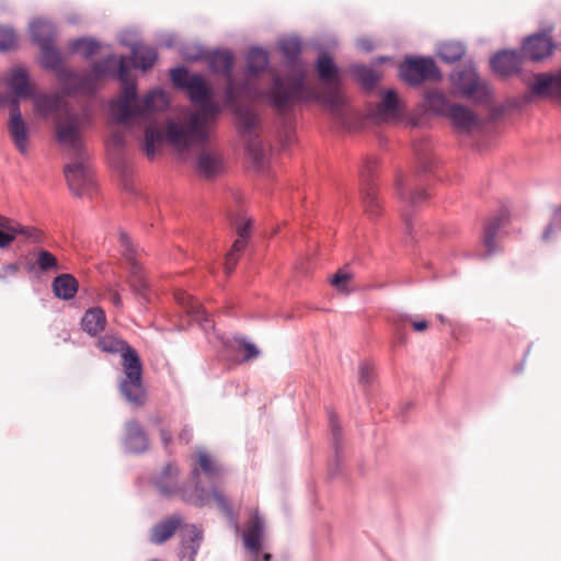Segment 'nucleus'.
Listing matches in <instances>:
<instances>
[{"label":"nucleus","mask_w":561,"mask_h":561,"mask_svg":"<svg viewBox=\"0 0 561 561\" xmlns=\"http://www.w3.org/2000/svg\"><path fill=\"white\" fill-rule=\"evenodd\" d=\"M107 76H115L122 83L123 95L111 103V112L115 123L129 126L133 119L145 125V139L142 150L149 159L156 156L157 147L162 144V130L154 119L157 113L169 106V99L164 91L154 89L144 99L137 98V87L130 77L124 56L110 55L105 59L93 64L89 72H62L64 90L70 93L91 94L96 90L98 83Z\"/></svg>","instance_id":"nucleus-1"},{"label":"nucleus","mask_w":561,"mask_h":561,"mask_svg":"<svg viewBox=\"0 0 561 561\" xmlns=\"http://www.w3.org/2000/svg\"><path fill=\"white\" fill-rule=\"evenodd\" d=\"M316 69L320 81L325 84L323 89L307 87L306 71L299 68L297 75L286 79L272 72V85L263 93L264 98L279 114L287 113L297 103L307 100H316L330 110H339L344 100L339 89V70L333 59L327 53H322L317 59Z\"/></svg>","instance_id":"nucleus-2"},{"label":"nucleus","mask_w":561,"mask_h":561,"mask_svg":"<svg viewBox=\"0 0 561 561\" xmlns=\"http://www.w3.org/2000/svg\"><path fill=\"white\" fill-rule=\"evenodd\" d=\"M170 77L174 85L185 89L191 101L198 105L190 113L186 123L171 121L165 128L167 140L176 150L185 151L193 145H203L208 140L219 107L210 100V88L202 76L191 75L185 68H175Z\"/></svg>","instance_id":"nucleus-3"},{"label":"nucleus","mask_w":561,"mask_h":561,"mask_svg":"<svg viewBox=\"0 0 561 561\" xmlns=\"http://www.w3.org/2000/svg\"><path fill=\"white\" fill-rule=\"evenodd\" d=\"M98 346L105 353L122 355L124 378L119 381V392L134 408L144 405L146 390L142 383V365L136 350L114 335L102 336Z\"/></svg>","instance_id":"nucleus-4"},{"label":"nucleus","mask_w":561,"mask_h":561,"mask_svg":"<svg viewBox=\"0 0 561 561\" xmlns=\"http://www.w3.org/2000/svg\"><path fill=\"white\" fill-rule=\"evenodd\" d=\"M257 89L251 84L250 79L238 91V95L232 104H228L236 115L237 127L243 139L247 141L248 150L255 160L263 157V150L259 135L262 129V123L259 114L251 107L240 105V98L256 99L260 96Z\"/></svg>","instance_id":"nucleus-5"},{"label":"nucleus","mask_w":561,"mask_h":561,"mask_svg":"<svg viewBox=\"0 0 561 561\" xmlns=\"http://www.w3.org/2000/svg\"><path fill=\"white\" fill-rule=\"evenodd\" d=\"M179 529L181 538L180 556L183 561H195L203 541V531L195 525H183L179 515H172L151 528L150 541L161 545Z\"/></svg>","instance_id":"nucleus-6"},{"label":"nucleus","mask_w":561,"mask_h":561,"mask_svg":"<svg viewBox=\"0 0 561 561\" xmlns=\"http://www.w3.org/2000/svg\"><path fill=\"white\" fill-rule=\"evenodd\" d=\"M179 469L173 463H168L154 478V485L159 493L164 496L181 494L182 499L195 506L202 507L208 504L210 494L198 482V470L192 469L191 480L193 486H181L178 481Z\"/></svg>","instance_id":"nucleus-7"},{"label":"nucleus","mask_w":561,"mask_h":561,"mask_svg":"<svg viewBox=\"0 0 561 561\" xmlns=\"http://www.w3.org/2000/svg\"><path fill=\"white\" fill-rule=\"evenodd\" d=\"M87 117L65 108L55 119L56 139L60 146L73 156L81 158L83 151L82 131Z\"/></svg>","instance_id":"nucleus-8"},{"label":"nucleus","mask_w":561,"mask_h":561,"mask_svg":"<svg viewBox=\"0 0 561 561\" xmlns=\"http://www.w3.org/2000/svg\"><path fill=\"white\" fill-rule=\"evenodd\" d=\"M26 268L38 276H51L53 280H77L75 275L64 272L65 267L56 255L44 249L33 251L27 255Z\"/></svg>","instance_id":"nucleus-9"},{"label":"nucleus","mask_w":561,"mask_h":561,"mask_svg":"<svg viewBox=\"0 0 561 561\" xmlns=\"http://www.w3.org/2000/svg\"><path fill=\"white\" fill-rule=\"evenodd\" d=\"M377 170V162L374 159L367 160L360 170V198L365 214L375 219L382 213V204L378 195L374 176Z\"/></svg>","instance_id":"nucleus-10"},{"label":"nucleus","mask_w":561,"mask_h":561,"mask_svg":"<svg viewBox=\"0 0 561 561\" xmlns=\"http://www.w3.org/2000/svg\"><path fill=\"white\" fill-rule=\"evenodd\" d=\"M400 77L411 85L439 80L440 73L432 58H409L399 68Z\"/></svg>","instance_id":"nucleus-11"},{"label":"nucleus","mask_w":561,"mask_h":561,"mask_svg":"<svg viewBox=\"0 0 561 561\" xmlns=\"http://www.w3.org/2000/svg\"><path fill=\"white\" fill-rule=\"evenodd\" d=\"M118 243L123 264L128 271L129 276L144 280L147 277L144 265V250L135 244L124 231H121L118 234Z\"/></svg>","instance_id":"nucleus-12"},{"label":"nucleus","mask_w":561,"mask_h":561,"mask_svg":"<svg viewBox=\"0 0 561 561\" xmlns=\"http://www.w3.org/2000/svg\"><path fill=\"white\" fill-rule=\"evenodd\" d=\"M454 81L463 95L481 103L489 101L490 90L480 81L474 69L468 68L455 73Z\"/></svg>","instance_id":"nucleus-13"},{"label":"nucleus","mask_w":561,"mask_h":561,"mask_svg":"<svg viewBox=\"0 0 561 561\" xmlns=\"http://www.w3.org/2000/svg\"><path fill=\"white\" fill-rule=\"evenodd\" d=\"M209 67L214 72L227 76L226 101L232 104L242 87H238L231 76L233 56L229 51H214L208 56Z\"/></svg>","instance_id":"nucleus-14"},{"label":"nucleus","mask_w":561,"mask_h":561,"mask_svg":"<svg viewBox=\"0 0 561 561\" xmlns=\"http://www.w3.org/2000/svg\"><path fill=\"white\" fill-rule=\"evenodd\" d=\"M263 529L264 520L257 514H254L243 534L244 546L251 554L250 561H272L271 553L264 552L261 554Z\"/></svg>","instance_id":"nucleus-15"},{"label":"nucleus","mask_w":561,"mask_h":561,"mask_svg":"<svg viewBox=\"0 0 561 561\" xmlns=\"http://www.w3.org/2000/svg\"><path fill=\"white\" fill-rule=\"evenodd\" d=\"M65 176L70 191L76 196L81 197L89 194L94 186L93 176L82 162L67 165Z\"/></svg>","instance_id":"nucleus-16"},{"label":"nucleus","mask_w":561,"mask_h":561,"mask_svg":"<svg viewBox=\"0 0 561 561\" xmlns=\"http://www.w3.org/2000/svg\"><path fill=\"white\" fill-rule=\"evenodd\" d=\"M8 131L16 149L22 154H25L28 146V126L21 115L19 102L16 100L12 101V105L10 107Z\"/></svg>","instance_id":"nucleus-17"},{"label":"nucleus","mask_w":561,"mask_h":561,"mask_svg":"<svg viewBox=\"0 0 561 561\" xmlns=\"http://www.w3.org/2000/svg\"><path fill=\"white\" fill-rule=\"evenodd\" d=\"M554 44L546 33L534 34L523 44V55L531 61H541L551 56Z\"/></svg>","instance_id":"nucleus-18"},{"label":"nucleus","mask_w":561,"mask_h":561,"mask_svg":"<svg viewBox=\"0 0 561 561\" xmlns=\"http://www.w3.org/2000/svg\"><path fill=\"white\" fill-rule=\"evenodd\" d=\"M195 169L205 179H213L224 171V159L219 151L203 148L197 154Z\"/></svg>","instance_id":"nucleus-19"},{"label":"nucleus","mask_w":561,"mask_h":561,"mask_svg":"<svg viewBox=\"0 0 561 561\" xmlns=\"http://www.w3.org/2000/svg\"><path fill=\"white\" fill-rule=\"evenodd\" d=\"M124 449L130 454H142L149 448V439L144 427L135 420L125 423Z\"/></svg>","instance_id":"nucleus-20"},{"label":"nucleus","mask_w":561,"mask_h":561,"mask_svg":"<svg viewBox=\"0 0 561 561\" xmlns=\"http://www.w3.org/2000/svg\"><path fill=\"white\" fill-rule=\"evenodd\" d=\"M529 87L536 96L559 99L561 98V71L556 75L538 73Z\"/></svg>","instance_id":"nucleus-21"},{"label":"nucleus","mask_w":561,"mask_h":561,"mask_svg":"<svg viewBox=\"0 0 561 561\" xmlns=\"http://www.w3.org/2000/svg\"><path fill=\"white\" fill-rule=\"evenodd\" d=\"M7 84L14 95L12 98L0 95L1 105L5 102H10L11 106L13 100L19 102V98H27L32 93L27 72L22 68L11 70L7 78Z\"/></svg>","instance_id":"nucleus-22"},{"label":"nucleus","mask_w":561,"mask_h":561,"mask_svg":"<svg viewBox=\"0 0 561 561\" xmlns=\"http://www.w3.org/2000/svg\"><path fill=\"white\" fill-rule=\"evenodd\" d=\"M522 65V55L515 50H503L494 55L491 66L500 76H508L518 71Z\"/></svg>","instance_id":"nucleus-23"},{"label":"nucleus","mask_w":561,"mask_h":561,"mask_svg":"<svg viewBox=\"0 0 561 561\" xmlns=\"http://www.w3.org/2000/svg\"><path fill=\"white\" fill-rule=\"evenodd\" d=\"M508 221L507 215L501 213L492 218H489L483 226L482 243L485 248L486 254H492L497 250V232Z\"/></svg>","instance_id":"nucleus-24"},{"label":"nucleus","mask_w":561,"mask_h":561,"mask_svg":"<svg viewBox=\"0 0 561 561\" xmlns=\"http://www.w3.org/2000/svg\"><path fill=\"white\" fill-rule=\"evenodd\" d=\"M175 296L179 302L185 307L186 311L194 317V320L198 322L205 332L214 329L213 320L198 301L186 294H175Z\"/></svg>","instance_id":"nucleus-25"},{"label":"nucleus","mask_w":561,"mask_h":561,"mask_svg":"<svg viewBox=\"0 0 561 561\" xmlns=\"http://www.w3.org/2000/svg\"><path fill=\"white\" fill-rule=\"evenodd\" d=\"M38 28H45L49 33V27L45 24L36 25V31H34L35 36L37 38V44L41 47L42 59L46 67L56 69L60 65V54L54 47V41H49V38H42L38 34Z\"/></svg>","instance_id":"nucleus-26"},{"label":"nucleus","mask_w":561,"mask_h":561,"mask_svg":"<svg viewBox=\"0 0 561 561\" xmlns=\"http://www.w3.org/2000/svg\"><path fill=\"white\" fill-rule=\"evenodd\" d=\"M0 228L4 231L22 236L26 240H30L33 242H38L43 239V232L39 229H37L35 227H30V226H22L14 219L2 216L1 214H0Z\"/></svg>","instance_id":"nucleus-27"},{"label":"nucleus","mask_w":561,"mask_h":561,"mask_svg":"<svg viewBox=\"0 0 561 561\" xmlns=\"http://www.w3.org/2000/svg\"><path fill=\"white\" fill-rule=\"evenodd\" d=\"M105 324H106L105 312L99 307H94V308L87 310L84 316L81 319L82 330L91 336H95L101 331H103Z\"/></svg>","instance_id":"nucleus-28"},{"label":"nucleus","mask_w":561,"mask_h":561,"mask_svg":"<svg viewBox=\"0 0 561 561\" xmlns=\"http://www.w3.org/2000/svg\"><path fill=\"white\" fill-rule=\"evenodd\" d=\"M65 108L68 107L64 105L62 99L58 94H44L35 99V110L43 116H47L55 112H59L60 114Z\"/></svg>","instance_id":"nucleus-29"},{"label":"nucleus","mask_w":561,"mask_h":561,"mask_svg":"<svg viewBox=\"0 0 561 561\" xmlns=\"http://www.w3.org/2000/svg\"><path fill=\"white\" fill-rule=\"evenodd\" d=\"M449 117L454 125L462 130H469L477 123V117L474 114L462 105L450 106Z\"/></svg>","instance_id":"nucleus-30"},{"label":"nucleus","mask_w":561,"mask_h":561,"mask_svg":"<svg viewBox=\"0 0 561 561\" xmlns=\"http://www.w3.org/2000/svg\"><path fill=\"white\" fill-rule=\"evenodd\" d=\"M133 59L136 68L147 70L156 62L157 51L149 46L136 45L133 47Z\"/></svg>","instance_id":"nucleus-31"},{"label":"nucleus","mask_w":561,"mask_h":561,"mask_svg":"<svg viewBox=\"0 0 561 561\" xmlns=\"http://www.w3.org/2000/svg\"><path fill=\"white\" fill-rule=\"evenodd\" d=\"M377 111L382 119L396 117L400 113V101L397 93L392 90L387 91L378 104Z\"/></svg>","instance_id":"nucleus-32"},{"label":"nucleus","mask_w":561,"mask_h":561,"mask_svg":"<svg viewBox=\"0 0 561 561\" xmlns=\"http://www.w3.org/2000/svg\"><path fill=\"white\" fill-rule=\"evenodd\" d=\"M198 467L196 468L202 471L210 482H214L222 472L221 466L215 461L207 451H197Z\"/></svg>","instance_id":"nucleus-33"},{"label":"nucleus","mask_w":561,"mask_h":561,"mask_svg":"<svg viewBox=\"0 0 561 561\" xmlns=\"http://www.w3.org/2000/svg\"><path fill=\"white\" fill-rule=\"evenodd\" d=\"M268 65L267 53L261 48H252L247 56V68L249 75L263 72Z\"/></svg>","instance_id":"nucleus-34"},{"label":"nucleus","mask_w":561,"mask_h":561,"mask_svg":"<svg viewBox=\"0 0 561 561\" xmlns=\"http://www.w3.org/2000/svg\"><path fill=\"white\" fill-rule=\"evenodd\" d=\"M279 48L283 55L288 59V61L296 68L295 75L298 73L299 68H304L300 64H298V57L301 51V45L299 39L297 38H286L280 41Z\"/></svg>","instance_id":"nucleus-35"},{"label":"nucleus","mask_w":561,"mask_h":561,"mask_svg":"<svg viewBox=\"0 0 561 561\" xmlns=\"http://www.w3.org/2000/svg\"><path fill=\"white\" fill-rule=\"evenodd\" d=\"M405 321L410 322L416 332H422V331L426 330L428 327V323L426 320H413L412 317H410V316L393 318L391 320V324L393 327V333H394L396 337L398 339L399 343H404V340H405L404 332H403V329H404L403 322H405Z\"/></svg>","instance_id":"nucleus-36"},{"label":"nucleus","mask_w":561,"mask_h":561,"mask_svg":"<svg viewBox=\"0 0 561 561\" xmlns=\"http://www.w3.org/2000/svg\"><path fill=\"white\" fill-rule=\"evenodd\" d=\"M351 71L365 88L375 87L380 78L376 70L363 65L352 66Z\"/></svg>","instance_id":"nucleus-37"},{"label":"nucleus","mask_w":561,"mask_h":561,"mask_svg":"<svg viewBox=\"0 0 561 561\" xmlns=\"http://www.w3.org/2000/svg\"><path fill=\"white\" fill-rule=\"evenodd\" d=\"M232 347L237 352L243 353V357L240 360L241 363L250 362L254 358H257L261 354L256 345L247 341V339L243 336L233 337Z\"/></svg>","instance_id":"nucleus-38"},{"label":"nucleus","mask_w":561,"mask_h":561,"mask_svg":"<svg viewBox=\"0 0 561 561\" xmlns=\"http://www.w3.org/2000/svg\"><path fill=\"white\" fill-rule=\"evenodd\" d=\"M438 55L447 62H455L465 55V47L460 43H444L439 47Z\"/></svg>","instance_id":"nucleus-39"},{"label":"nucleus","mask_w":561,"mask_h":561,"mask_svg":"<svg viewBox=\"0 0 561 561\" xmlns=\"http://www.w3.org/2000/svg\"><path fill=\"white\" fill-rule=\"evenodd\" d=\"M328 414L331 428V439L335 454V461L340 462L342 450V432L340 425L337 424L336 415L333 412H328Z\"/></svg>","instance_id":"nucleus-40"},{"label":"nucleus","mask_w":561,"mask_h":561,"mask_svg":"<svg viewBox=\"0 0 561 561\" xmlns=\"http://www.w3.org/2000/svg\"><path fill=\"white\" fill-rule=\"evenodd\" d=\"M99 43L93 39L78 38L71 43V49L80 53L84 58H90L98 53Z\"/></svg>","instance_id":"nucleus-41"},{"label":"nucleus","mask_w":561,"mask_h":561,"mask_svg":"<svg viewBox=\"0 0 561 561\" xmlns=\"http://www.w3.org/2000/svg\"><path fill=\"white\" fill-rule=\"evenodd\" d=\"M359 264L357 262H350L340 267L329 280H351L352 278L359 277Z\"/></svg>","instance_id":"nucleus-42"},{"label":"nucleus","mask_w":561,"mask_h":561,"mask_svg":"<svg viewBox=\"0 0 561 561\" xmlns=\"http://www.w3.org/2000/svg\"><path fill=\"white\" fill-rule=\"evenodd\" d=\"M53 291L57 298L68 300L78 293V283H51Z\"/></svg>","instance_id":"nucleus-43"},{"label":"nucleus","mask_w":561,"mask_h":561,"mask_svg":"<svg viewBox=\"0 0 561 561\" xmlns=\"http://www.w3.org/2000/svg\"><path fill=\"white\" fill-rule=\"evenodd\" d=\"M425 100L428 106L436 112H442L446 108V98L437 90L427 91Z\"/></svg>","instance_id":"nucleus-44"},{"label":"nucleus","mask_w":561,"mask_h":561,"mask_svg":"<svg viewBox=\"0 0 561 561\" xmlns=\"http://www.w3.org/2000/svg\"><path fill=\"white\" fill-rule=\"evenodd\" d=\"M39 24H45V25H47L49 27V33L45 28H38L37 32H38L39 36L42 38L47 37V38H49V41H54L55 35H56L55 26L50 22H48L46 20H35V21H33L31 23L30 32H31V36H32L33 41L37 43V38H36L35 34H34L35 33L34 31H36L35 30L36 25H39Z\"/></svg>","instance_id":"nucleus-45"},{"label":"nucleus","mask_w":561,"mask_h":561,"mask_svg":"<svg viewBox=\"0 0 561 561\" xmlns=\"http://www.w3.org/2000/svg\"><path fill=\"white\" fill-rule=\"evenodd\" d=\"M213 499L214 501L216 502L218 508L227 516L230 518V520L232 523L236 524V529L238 530L239 529V526L233 517V514H232V508L228 502V500L220 493L218 492L217 490H213Z\"/></svg>","instance_id":"nucleus-46"},{"label":"nucleus","mask_w":561,"mask_h":561,"mask_svg":"<svg viewBox=\"0 0 561 561\" xmlns=\"http://www.w3.org/2000/svg\"><path fill=\"white\" fill-rule=\"evenodd\" d=\"M16 35L13 30L0 27V50H9L16 45Z\"/></svg>","instance_id":"nucleus-47"},{"label":"nucleus","mask_w":561,"mask_h":561,"mask_svg":"<svg viewBox=\"0 0 561 561\" xmlns=\"http://www.w3.org/2000/svg\"><path fill=\"white\" fill-rule=\"evenodd\" d=\"M125 145V134L121 128H114L107 140V146L113 150H121Z\"/></svg>","instance_id":"nucleus-48"},{"label":"nucleus","mask_w":561,"mask_h":561,"mask_svg":"<svg viewBox=\"0 0 561 561\" xmlns=\"http://www.w3.org/2000/svg\"><path fill=\"white\" fill-rule=\"evenodd\" d=\"M358 381L363 386H368L374 379V371L368 362H362L358 371Z\"/></svg>","instance_id":"nucleus-49"},{"label":"nucleus","mask_w":561,"mask_h":561,"mask_svg":"<svg viewBox=\"0 0 561 561\" xmlns=\"http://www.w3.org/2000/svg\"><path fill=\"white\" fill-rule=\"evenodd\" d=\"M234 225L238 237L249 239L252 229V220L249 218H239Z\"/></svg>","instance_id":"nucleus-50"},{"label":"nucleus","mask_w":561,"mask_h":561,"mask_svg":"<svg viewBox=\"0 0 561 561\" xmlns=\"http://www.w3.org/2000/svg\"><path fill=\"white\" fill-rule=\"evenodd\" d=\"M240 257H241L240 253L234 252L231 249L229 250V252L226 254L225 264H224V270H225L226 276L231 275V273L233 272Z\"/></svg>","instance_id":"nucleus-51"},{"label":"nucleus","mask_w":561,"mask_h":561,"mask_svg":"<svg viewBox=\"0 0 561 561\" xmlns=\"http://www.w3.org/2000/svg\"><path fill=\"white\" fill-rule=\"evenodd\" d=\"M335 290L342 295H348L355 290L354 283H332Z\"/></svg>","instance_id":"nucleus-52"},{"label":"nucleus","mask_w":561,"mask_h":561,"mask_svg":"<svg viewBox=\"0 0 561 561\" xmlns=\"http://www.w3.org/2000/svg\"><path fill=\"white\" fill-rule=\"evenodd\" d=\"M16 236L15 233L0 230V248L9 247L15 240Z\"/></svg>","instance_id":"nucleus-53"},{"label":"nucleus","mask_w":561,"mask_h":561,"mask_svg":"<svg viewBox=\"0 0 561 561\" xmlns=\"http://www.w3.org/2000/svg\"><path fill=\"white\" fill-rule=\"evenodd\" d=\"M427 196L426 192L424 188H417L416 191H414L413 193H410L409 195V199H410V203L412 205H415L417 204L419 202L425 199Z\"/></svg>","instance_id":"nucleus-54"},{"label":"nucleus","mask_w":561,"mask_h":561,"mask_svg":"<svg viewBox=\"0 0 561 561\" xmlns=\"http://www.w3.org/2000/svg\"><path fill=\"white\" fill-rule=\"evenodd\" d=\"M160 438H161V442L163 444L164 449L168 450L169 445L172 442V433H171V431L168 430V428H164V427L160 428Z\"/></svg>","instance_id":"nucleus-55"},{"label":"nucleus","mask_w":561,"mask_h":561,"mask_svg":"<svg viewBox=\"0 0 561 561\" xmlns=\"http://www.w3.org/2000/svg\"><path fill=\"white\" fill-rule=\"evenodd\" d=\"M248 245V239H244V238H237L236 241L233 242L232 247H231V250H233L234 252H238L240 254L243 253V251L245 250Z\"/></svg>","instance_id":"nucleus-56"},{"label":"nucleus","mask_w":561,"mask_h":561,"mask_svg":"<svg viewBox=\"0 0 561 561\" xmlns=\"http://www.w3.org/2000/svg\"><path fill=\"white\" fill-rule=\"evenodd\" d=\"M193 433L188 426L183 427L179 434V440L184 444H188L192 440Z\"/></svg>","instance_id":"nucleus-57"},{"label":"nucleus","mask_w":561,"mask_h":561,"mask_svg":"<svg viewBox=\"0 0 561 561\" xmlns=\"http://www.w3.org/2000/svg\"><path fill=\"white\" fill-rule=\"evenodd\" d=\"M357 46L360 49L366 50V51H369L373 48V44H371V42L368 38H360L357 42Z\"/></svg>","instance_id":"nucleus-58"},{"label":"nucleus","mask_w":561,"mask_h":561,"mask_svg":"<svg viewBox=\"0 0 561 561\" xmlns=\"http://www.w3.org/2000/svg\"><path fill=\"white\" fill-rule=\"evenodd\" d=\"M553 232H556L554 225H549L543 231L542 239L548 241Z\"/></svg>","instance_id":"nucleus-59"},{"label":"nucleus","mask_w":561,"mask_h":561,"mask_svg":"<svg viewBox=\"0 0 561 561\" xmlns=\"http://www.w3.org/2000/svg\"><path fill=\"white\" fill-rule=\"evenodd\" d=\"M147 284L148 283H142V282L133 283V290L135 293H141L142 290H145L147 288Z\"/></svg>","instance_id":"nucleus-60"},{"label":"nucleus","mask_w":561,"mask_h":561,"mask_svg":"<svg viewBox=\"0 0 561 561\" xmlns=\"http://www.w3.org/2000/svg\"><path fill=\"white\" fill-rule=\"evenodd\" d=\"M419 165L424 172L428 171L430 168L427 167V157H420Z\"/></svg>","instance_id":"nucleus-61"},{"label":"nucleus","mask_w":561,"mask_h":561,"mask_svg":"<svg viewBox=\"0 0 561 561\" xmlns=\"http://www.w3.org/2000/svg\"><path fill=\"white\" fill-rule=\"evenodd\" d=\"M3 268L10 273H15L18 271V267L15 264H8L3 266Z\"/></svg>","instance_id":"nucleus-62"},{"label":"nucleus","mask_w":561,"mask_h":561,"mask_svg":"<svg viewBox=\"0 0 561 561\" xmlns=\"http://www.w3.org/2000/svg\"><path fill=\"white\" fill-rule=\"evenodd\" d=\"M112 300H113V304L115 306H121L122 301H121V297L117 295V294H114L113 297H112Z\"/></svg>","instance_id":"nucleus-63"},{"label":"nucleus","mask_w":561,"mask_h":561,"mask_svg":"<svg viewBox=\"0 0 561 561\" xmlns=\"http://www.w3.org/2000/svg\"><path fill=\"white\" fill-rule=\"evenodd\" d=\"M403 219H404V222H405V226H407V229L410 230L411 228V220L408 216H403Z\"/></svg>","instance_id":"nucleus-64"}]
</instances>
